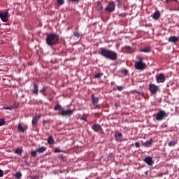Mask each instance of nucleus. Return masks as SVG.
<instances>
[{
  "label": "nucleus",
  "instance_id": "nucleus-43",
  "mask_svg": "<svg viewBox=\"0 0 179 179\" xmlns=\"http://www.w3.org/2000/svg\"><path fill=\"white\" fill-rule=\"evenodd\" d=\"M131 46H125V50H127L128 51L131 50Z\"/></svg>",
  "mask_w": 179,
  "mask_h": 179
},
{
  "label": "nucleus",
  "instance_id": "nucleus-49",
  "mask_svg": "<svg viewBox=\"0 0 179 179\" xmlns=\"http://www.w3.org/2000/svg\"><path fill=\"white\" fill-rule=\"evenodd\" d=\"M43 123L44 124H47V121L46 120H43Z\"/></svg>",
  "mask_w": 179,
  "mask_h": 179
},
{
  "label": "nucleus",
  "instance_id": "nucleus-6",
  "mask_svg": "<svg viewBox=\"0 0 179 179\" xmlns=\"http://www.w3.org/2000/svg\"><path fill=\"white\" fill-rule=\"evenodd\" d=\"M91 99H92V104L94 106L95 108L100 109L101 105L99 104V98H97L94 94L91 95Z\"/></svg>",
  "mask_w": 179,
  "mask_h": 179
},
{
  "label": "nucleus",
  "instance_id": "nucleus-9",
  "mask_svg": "<svg viewBox=\"0 0 179 179\" xmlns=\"http://www.w3.org/2000/svg\"><path fill=\"white\" fill-rule=\"evenodd\" d=\"M148 87L150 93H152V94H156L157 93L158 86L155 84H150L148 85Z\"/></svg>",
  "mask_w": 179,
  "mask_h": 179
},
{
  "label": "nucleus",
  "instance_id": "nucleus-32",
  "mask_svg": "<svg viewBox=\"0 0 179 179\" xmlns=\"http://www.w3.org/2000/svg\"><path fill=\"white\" fill-rule=\"evenodd\" d=\"M37 151H33V152H31V157H36V156H37Z\"/></svg>",
  "mask_w": 179,
  "mask_h": 179
},
{
  "label": "nucleus",
  "instance_id": "nucleus-4",
  "mask_svg": "<svg viewBox=\"0 0 179 179\" xmlns=\"http://www.w3.org/2000/svg\"><path fill=\"white\" fill-rule=\"evenodd\" d=\"M115 10V2L110 1L105 8V11L111 13Z\"/></svg>",
  "mask_w": 179,
  "mask_h": 179
},
{
  "label": "nucleus",
  "instance_id": "nucleus-14",
  "mask_svg": "<svg viewBox=\"0 0 179 179\" xmlns=\"http://www.w3.org/2000/svg\"><path fill=\"white\" fill-rule=\"evenodd\" d=\"M92 130L94 131L95 132H98L99 131H102L103 129L100 124L96 123V124H93Z\"/></svg>",
  "mask_w": 179,
  "mask_h": 179
},
{
  "label": "nucleus",
  "instance_id": "nucleus-50",
  "mask_svg": "<svg viewBox=\"0 0 179 179\" xmlns=\"http://www.w3.org/2000/svg\"><path fill=\"white\" fill-rule=\"evenodd\" d=\"M125 8H126V7H125V6H124V9H125Z\"/></svg>",
  "mask_w": 179,
  "mask_h": 179
},
{
  "label": "nucleus",
  "instance_id": "nucleus-36",
  "mask_svg": "<svg viewBox=\"0 0 179 179\" xmlns=\"http://www.w3.org/2000/svg\"><path fill=\"white\" fill-rule=\"evenodd\" d=\"M57 3L59 5H64V0H57Z\"/></svg>",
  "mask_w": 179,
  "mask_h": 179
},
{
  "label": "nucleus",
  "instance_id": "nucleus-24",
  "mask_svg": "<svg viewBox=\"0 0 179 179\" xmlns=\"http://www.w3.org/2000/svg\"><path fill=\"white\" fill-rule=\"evenodd\" d=\"M48 87H43L41 90H40V93L42 94L44 96H46L47 95L45 94V91H47Z\"/></svg>",
  "mask_w": 179,
  "mask_h": 179
},
{
  "label": "nucleus",
  "instance_id": "nucleus-51",
  "mask_svg": "<svg viewBox=\"0 0 179 179\" xmlns=\"http://www.w3.org/2000/svg\"><path fill=\"white\" fill-rule=\"evenodd\" d=\"M111 179H113V178H111Z\"/></svg>",
  "mask_w": 179,
  "mask_h": 179
},
{
  "label": "nucleus",
  "instance_id": "nucleus-7",
  "mask_svg": "<svg viewBox=\"0 0 179 179\" xmlns=\"http://www.w3.org/2000/svg\"><path fill=\"white\" fill-rule=\"evenodd\" d=\"M146 68V64L143 62H134V69L138 71H143Z\"/></svg>",
  "mask_w": 179,
  "mask_h": 179
},
{
  "label": "nucleus",
  "instance_id": "nucleus-16",
  "mask_svg": "<svg viewBox=\"0 0 179 179\" xmlns=\"http://www.w3.org/2000/svg\"><path fill=\"white\" fill-rule=\"evenodd\" d=\"M178 41V37H176L175 36H172L170 38H169V42L176 43Z\"/></svg>",
  "mask_w": 179,
  "mask_h": 179
},
{
  "label": "nucleus",
  "instance_id": "nucleus-35",
  "mask_svg": "<svg viewBox=\"0 0 179 179\" xmlns=\"http://www.w3.org/2000/svg\"><path fill=\"white\" fill-rule=\"evenodd\" d=\"M80 120L87 122V115H83L80 117Z\"/></svg>",
  "mask_w": 179,
  "mask_h": 179
},
{
  "label": "nucleus",
  "instance_id": "nucleus-45",
  "mask_svg": "<svg viewBox=\"0 0 179 179\" xmlns=\"http://www.w3.org/2000/svg\"><path fill=\"white\" fill-rule=\"evenodd\" d=\"M119 16H120V17H125V16H127V14H125V13H122V14H120Z\"/></svg>",
  "mask_w": 179,
  "mask_h": 179
},
{
  "label": "nucleus",
  "instance_id": "nucleus-46",
  "mask_svg": "<svg viewBox=\"0 0 179 179\" xmlns=\"http://www.w3.org/2000/svg\"><path fill=\"white\" fill-rule=\"evenodd\" d=\"M162 176H164V173H160L158 175H157V177H162Z\"/></svg>",
  "mask_w": 179,
  "mask_h": 179
},
{
  "label": "nucleus",
  "instance_id": "nucleus-29",
  "mask_svg": "<svg viewBox=\"0 0 179 179\" xmlns=\"http://www.w3.org/2000/svg\"><path fill=\"white\" fill-rule=\"evenodd\" d=\"M18 106H19V103L18 102H15V103H13V104L10 106L11 107V108H18Z\"/></svg>",
  "mask_w": 179,
  "mask_h": 179
},
{
  "label": "nucleus",
  "instance_id": "nucleus-8",
  "mask_svg": "<svg viewBox=\"0 0 179 179\" xmlns=\"http://www.w3.org/2000/svg\"><path fill=\"white\" fill-rule=\"evenodd\" d=\"M41 117V115H35L33 117V119L31 120V125L33 126V127H37V125H38V121Z\"/></svg>",
  "mask_w": 179,
  "mask_h": 179
},
{
  "label": "nucleus",
  "instance_id": "nucleus-10",
  "mask_svg": "<svg viewBox=\"0 0 179 179\" xmlns=\"http://www.w3.org/2000/svg\"><path fill=\"white\" fill-rule=\"evenodd\" d=\"M157 83H164L166 82V78L164 73H160L156 76Z\"/></svg>",
  "mask_w": 179,
  "mask_h": 179
},
{
  "label": "nucleus",
  "instance_id": "nucleus-2",
  "mask_svg": "<svg viewBox=\"0 0 179 179\" xmlns=\"http://www.w3.org/2000/svg\"><path fill=\"white\" fill-rule=\"evenodd\" d=\"M55 111H58V115L62 117H71L73 115L74 110L67 109V110H62V105L57 104L54 107Z\"/></svg>",
  "mask_w": 179,
  "mask_h": 179
},
{
  "label": "nucleus",
  "instance_id": "nucleus-44",
  "mask_svg": "<svg viewBox=\"0 0 179 179\" xmlns=\"http://www.w3.org/2000/svg\"><path fill=\"white\" fill-rule=\"evenodd\" d=\"M80 0H71V1H72L73 3H78V2H80Z\"/></svg>",
  "mask_w": 179,
  "mask_h": 179
},
{
  "label": "nucleus",
  "instance_id": "nucleus-27",
  "mask_svg": "<svg viewBox=\"0 0 179 179\" xmlns=\"http://www.w3.org/2000/svg\"><path fill=\"white\" fill-rule=\"evenodd\" d=\"M15 179H21V178L22 177V173H21L20 172H17L15 174Z\"/></svg>",
  "mask_w": 179,
  "mask_h": 179
},
{
  "label": "nucleus",
  "instance_id": "nucleus-31",
  "mask_svg": "<svg viewBox=\"0 0 179 179\" xmlns=\"http://www.w3.org/2000/svg\"><path fill=\"white\" fill-rule=\"evenodd\" d=\"M117 91L122 92L124 90V87H122V85H117Z\"/></svg>",
  "mask_w": 179,
  "mask_h": 179
},
{
  "label": "nucleus",
  "instance_id": "nucleus-17",
  "mask_svg": "<svg viewBox=\"0 0 179 179\" xmlns=\"http://www.w3.org/2000/svg\"><path fill=\"white\" fill-rule=\"evenodd\" d=\"M34 94L38 95V85L34 84V89L31 91Z\"/></svg>",
  "mask_w": 179,
  "mask_h": 179
},
{
  "label": "nucleus",
  "instance_id": "nucleus-41",
  "mask_svg": "<svg viewBox=\"0 0 179 179\" xmlns=\"http://www.w3.org/2000/svg\"><path fill=\"white\" fill-rule=\"evenodd\" d=\"M134 145L136 146V148H140V143L137 142V143H134Z\"/></svg>",
  "mask_w": 179,
  "mask_h": 179
},
{
  "label": "nucleus",
  "instance_id": "nucleus-42",
  "mask_svg": "<svg viewBox=\"0 0 179 179\" xmlns=\"http://www.w3.org/2000/svg\"><path fill=\"white\" fill-rule=\"evenodd\" d=\"M54 152L55 153H60V150L58 148H55Z\"/></svg>",
  "mask_w": 179,
  "mask_h": 179
},
{
  "label": "nucleus",
  "instance_id": "nucleus-40",
  "mask_svg": "<svg viewBox=\"0 0 179 179\" xmlns=\"http://www.w3.org/2000/svg\"><path fill=\"white\" fill-rule=\"evenodd\" d=\"M3 109L4 110H13L14 108H12V107L10 106V107H4Z\"/></svg>",
  "mask_w": 179,
  "mask_h": 179
},
{
  "label": "nucleus",
  "instance_id": "nucleus-20",
  "mask_svg": "<svg viewBox=\"0 0 179 179\" xmlns=\"http://www.w3.org/2000/svg\"><path fill=\"white\" fill-rule=\"evenodd\" d=\"M17 130H19L20 131H21L22 133H24L25 131V129L24 127H22V124H19L17 125Z\"/></svg>",
  "mask_w": 179,
  "mask_h": 179
},
{
  "label": "nucleus",
  "instance_id": "nucleus-37",
  "mask_svg": "<svg viewBox=\"0 0 179 179\" xmlns=\"http://www.w3.org/2000/svg\"><path fill=\"white\" fill-rule=\"evenodd\" d=\"M153 143V140L150 139V141H146L145 142V145H152V143Z\"/></svg>",
  "mask_w": 179,
  "mask_h": 179
},
{
  "label": "nucleus",
  "instance_id": "nucleus-26",
  "mask_svg": "<svg viewBox=\"0 0 179 179\" xmlns=\"http://www.w3.org/2000/svg\"><path fill=\"white\" fill-rule=\"evenodd\" d=\"M104 74L102 73H97L96 74H95L94 76V78L95 79H100Z\"/></svg>",
  "mask_w": 179,
  "mask_h": 179
},
{
  "label": "nucleus",
  "instance_id": "nucleus-30",
  "mask_svg": "<svg viewBox=\"0 0 179 179\" xmlns=\"http://www.w3.org/2000/svg\"><path fill=\"white\" fill-rule=\"evenodd\" d=\"M121 73L124 74V76H127L129 73V71L127 69H123L121 70Z\"/></svg>",
  "mask_w": 179,
  "mask_h": 179
},
{
  "label": "nucleus",
  "instance_id": "nucleus-18",
  "mask_svg": "<svg viewBox=\"0 0 179 179\" xmlns=\"http://www.w3.org/2000/svg\"><path fill=\"white\" fill-rule=\"evenodd\" d=\"M45 150H47V148H45V146H42L41 148H38L36 152L39 153H43L44 152H45Z\"/></svg>",
  "mask_w": 179,
  "mask_h": 179
},
{
  "label": "nucleus",
  "instance_id": "nucleus-13",
  "mask_svg": "<svg viewBox=\"0 0 179 179\" xmlns=\"http://www.w3.org/2000/svg\"><path fill=\"white\" fill-rule=\"evenodd\" d=\"M144 162L146 163L150 166H153L154 162L152 159V157H146L145 159H144Z\"/></svg>",
  "mask_w": 179,
  "mask_h": 179
},
{
  "label": "nucleus",
  "instance_id": "nucleus-25",
  "mask_svg": "<svg viewBox=\"0 0 179 179\" xmlns=\"http://www.w3.org/2000/svg\"><path fill=\"white\" fill-rule=\"evenodd\" d=\"M23 152V150L22 148H17L15 149V153L18 155H21Z\"/></svg>",
  "mask_w": 179,
  "mask_h": 179
},
{
  "label": "nucleus",
  "instance_id": "nucleus-1",
  "mask_svg": "<svg viewBox=\"0 0 179 179\" xmlns=\"http://www.w3.org/2000/svg\"><path fill=\"white\" fill-rule=\"evenodd\" d=\"M99 51L101 52H99V54H100L106 59L111 61H115L117 59V53L115 52H113V50H109L108 49H104L103 48H101V49H99Z\"/></svg>",
  "mask_w": 179,
  "mask_h": 179
},
{
  "label": "nucleus",
  "instance_id": "nucleus-33",
  "mask_svg": "<svg viewBox=\"0 0 179 179\" xmlns=\"http://www.w3.org/2000/svg\"><path fill=\"white\" fill-rule=\"evenodd\" d=\"M5 124V119H0V126H3Z\"/></svg>",
  "mask_w": 179,
  "mask_h": 179
},
{
  "label": "nucleus",
  "instance_id": "nucleus-22",
  "mask_svg": "<svg viewBox=\"0 0 179 179\" xmlns=\"http://www.w3.org/2000/svg\"><path fill=\"white\" fill-rule=\"evenodd\" d=\"M48 143L49 145H53V144H54V138H53V136H50V137H48Z\"/></svg>",
  "mask_w": 179,
  "mask_h": 179
},
{
  "label": "nucleus",
  "instance_id": "nucleus-48",
  "mask_svg": "<svg viewBox=\"0 0 179 179\" xmlns=\"http://www.w3.org/2000/svg\"><path fill=\"white\" fill-rule=\"evenodd\" d=\"M0 177H3V171L0 169Z\"/></svg>",
  "mask_w": 179,
  "mask_h": 179
},
{
  "label": "nucleus",
  "instance_id": "nucleus-5",
  "mask_svg": "<svg viewBox=\"0 0 179 179\" xmlns=\"http://www.w3.org/2000/svg\"><path fill=\"white\" fill-rule=\"evenodd\" d=\"M166 117H168V115L166 113V112L164 110H160L158 112V113H157L156 120L159 122L163 121Z\"/></svg>",
  "mask_w": 179,
  "mask_h": 179
},
{
  "label": "nucleus",
  "instance_id": "nucleus-3",
  "mask_svg": "<svg viewBox=\"0 0 179 179\" xmlns=\"http://www.w3.org/2000/svg\"><path fill=\"white\" fill-rule=\"evenodd\" d=\"M59 41V37L56 34H48V37H46V44L48 46L56 45Z\"/></svg>",
  "mask_w": 179,
  "mask_h": 179
},
{
  "label": "nucleus",
  "instance_id": "nucleus-39",
  "mask_svg": "<svg viewBox=\"0 0 179 179\" xmlns=\"http://www.w3.org/2000/svg\"><path fill=\"white\" fill-rule=\"evenodd\" d=\"M74 36L76 37L77 38H80V34L78 32H75Z\"/></svg>",
  "mask_w": 179,
  "mask_h": 179
},
{
  "label": "nucleus",
  "instance_id": "nucleus-23",
  "mask_svg": "<svg viewBox=\"0 0 179 179\" xmlns=\"http://www.w3.org/2000/svg\"><path fill=\"white\" fill-rule=\"evenodd\" d=\"M141 52H144V53H149L150 52V47H146L144 48L143 49H141Z\"/></svg>",
  "mask_w": 179,
  "mask_h": 179
},
{
  "label": "nucleus",
  "instance_id": "nucleus-11",
  "mask_svg": "<svg viewBox=\"0 0 179 179\" xmlns=\"http://www.w3.org/2000/svg\"><path fill=\"white\" fill-rule=\"evenodd\" d=\"M8 11L5 13L0 12V18L3 22H7L8 21Z\"/></svg>",
  "mask_w": 179,
  "mask_h": 179
},
{
  "label": "nucleus",
  "instance_id": "nucleus-19",
  "mask_svg": "<svg viewBox=\"0 0 179 179\" xmlns=\"http://www.w3.org/2000/svg\"><path fill=\"white\" fill-rule=\"evenodd\" d=\"M160 17V13L159 11H156V13L152 15V18L154 20H158Z\"/></svg>",
  "mask_w": 179,
  "mask_h": 179
},
{
  "label": "nucleus",
  "instance_id": "nucleus-15",
  "mask_svg": "<svg viewBox=\"0 0 179 179\" xmlns=\"http://www.w3.org/2000/svg\"><path fill=\"white\" fill-rule=\"evenodd\" d=\"M115 140L117 141H122V133H119V131H115Z\"/></svg>",
  "mask_w": 179,
  "mask_h": 179
},
{
  "label": "nucleus",
  "instance_id": "nucleus-38",
  "mask_svg": "<svg viewBox=\"0 0 179 179\" xmlns=\"http://www.w3.org/2000/svg\"><path fill=\"white\" fill-rule=\"evenodd\" d=\"M178 0H165V2L166 3H169L170 2L174 1V2H177Z\"/></svg>",
  "mask_w": 179,
  "mask_h": 179
},
{
  "label": "nucleus",
  "instance_id": "nucleus-47",
  "mask_svg": "<svg viewBox=\"0 0 179 179\" xmlns=\"http://www.w3.org/2000/svg\"><path fill=\"white\" fill-rule=\"evenodd\" d=\"M136 94H138V95H141V92L139 91H134Z\"/></svg>",
  "mask_w": 179,
  "mask_h": 179
},
{
  "label": "nucleus",
  "instance_id": "nucleus-21",
  "mask_svg": "<svg viewBox=\"0 0 179 179\" xmlns=\"http://www.w3.org/2000/svg\"><path fill=\"white\" fill-rule=\"evenodd\" d=\"M176 145H177L176 141H172L169 142V143H168V146L170 148L174 147Z\"/></svg>",
  "mask_w": 179,
  "mask_h": 179
},
{
  "label": "nucleus",
  "instance_id": "nucleus-12",
  "mask_svg": "<svg viewBox=\"0 0 179 179\" xmlns=\"http://www.w3.org/2000/svg\"><path fill=\"white\" fill-rule=\"evenodd\" d=\"M103 9V7L102 3H101L100 1H98L96 2V10H97V12H99V14H102Z\"/></svg>",
  "mask_w": 179,
  "mask_h": 179
},
{
  "label": "nucleus",
  "instance_id": "nucleus-28",
  "mask_svg": "<svg viewBox=\"0 0 179 179\" xmlns=\"http://www.w3.org/2000/svg\"><path fill=\"white\" fill-rule=\"evenodd\" d=\"M117 1V8H122V3L121 2V0H116Z\"/></svg>",
  "mask_w": 179,
  "mask_h": 179
},
{
  "label": "nucleus",
  "instance_id": "nucleus-34",
  "mask_svg": "<svg viewBox=\"0 0 179 179\" xmlns=\"http://www.w3.org/2000/svg\"><path fill=\"white\" fill-rule=\"evenodd\" d=\"M143 57H138V62H136V63H143Z\"/></svg>",
  "mask_w": 179,
  "mask_h": 179
}]
</instances>
